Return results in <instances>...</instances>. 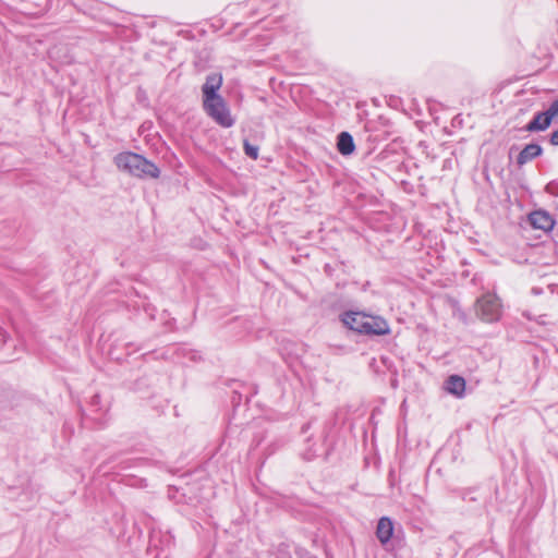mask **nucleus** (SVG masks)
Returning a JSON list of instances; mask_svg holds the SVG:
<instances>
[{"label": "nucleus", "instance_id": "7", "mask_svg": "<svg viewBox=\"0 0 558 558\" xmlns=\"http://www.w3.org/2000/svg\"><path fill=\"white\" fill-rule=\"evenodd\" d=\"M222 85V75L214 73L207 76L205 84L202 87L204 99H213L219 97L217 92Z\"/></svg>", "mask_w": 558, "mask_h": 558}, {"label": "nucleus", "instance_id": "8", "mask_svg": "<svg viewBox=\"0 0 558 558\" xmlns=\"http://www.w3.org/2000/svg\"><path fill=\"white\" fill-rule=\"evenodd\" d=\"M393 534V523L392 521L387 518L383 517L379 519L377 529H376V536L379 539L381 544H386L390 541Z\"/></svg>", "mask_w": 558, "mask_h": 558}, {"label": "nucleus", "instance_id": "13", "mask_svg": "<svg viewBox=\"0 0 558 558\" xmlns=\"http://www.w3.org/2000/svg\"><path fill=\"white\" fill-rule=\"evenodd\" d=\"M243 148H244L245 154L250 158H252L254 160H256L258 158V147L257 146L252 145L248 141L245 140L243 143Z\"/></svg>", "mask_w": 558, "mask_h": 558}, {"label": "nucleus", "instance_id": "9", "mask_svg": "<svg viewBox=\"0 0 558 558\" xmlns=\"http://www.w3.org/2000/svg\"><path fill=\"white\" fill-rule=\"evenodd\" d=\"M465 386L464 378L458 375H451L446 381V390L457 398L464 396Z\"/></svg>", "mask_w": 558, "mask_h": 558}, {"label": "nucleus", "instance_id": "6", "mask_svg": "<svg viewBox=\"0 0 558 558\" xmlns=\"http://www.w3.org/2000/svg\"><path fill=\"white\" fill-rule=\"evenodd\" d=\"M529 221L534 229L549 232L554 229L555 220L545 210H535L529 215Z\"/></svg>", "mask_w": 558, "mask_h": 558}, {"label": "nucleus", "instance_id": "10", "mask_svg": "<svg viewBox=\"0 0 558 558\" xmlns=\"http://www.w3.org/2000/svg\"><path fill=\"white\" fill-rule=\"evenodd\" d=\"M551 119L547 111L537 113L534 119L526 125L529 132L545 131L549 128Z\"/></svg>", "mask_w": 558, "mask_h": 558}, {"label": "nucleus", "instance_id": "3", "mask_svg": "<svg viewBox=\"0 0 558 558\" xmlns=\"http://www.w3.org/2000/svg\"><path fill=\"white\" fill-rule=\"evenodd\" d=\"M203 102L207 114L211 117L219 125L223 128H230L233 124L230 110L222 97L219 96L213 99H204Z\"/></svg>", "mask_w": 558, "mask_h": 558}, {"label": "nucleus", "instance_id": "4", "mask_svg": "<svg viewBox=\"0 0 558 558\" xmlns=\"http://www.w3.org/2000/svg\"><path fill=\"white\" fill-rule=\"evenodd\" d=\"M391 332L390 325L387 319L378 315H368L362 335L367 336H386Z\"/></svg>", "mask_w": 558, "mask_h": 558}, {"label": "nucleus", "instance_id": "14", "mask_svg": "<svg viewBox=\"0 0 558 558\" xmlns=\"http://www.w3.org/2000/svg\"><path fill=\"white\" fill-rule=\"evenodd\" d=\"M547 113L551 120L558 118V99L550 105Z\"/></svg>", "mask_w": 558, "mask_h": 558}, {"label": "nucleus", "instance_id": "1", "mask_svg": "<svg viewBox=\"0 0 558 558\" xmlns=\"http://www.w3.org/2000/svg\"><path fill=\"white\" fill-rule=\"evenodd\" d=\"M114 162L119 169L135 177L157 178L159 175V170L153 162L134 153H121L116 156Z\"/></svg>", "mask_w": 558, "mask_h": 558}, {"label": "nucleus", "instance_id": "2", "mask_svg": "<svg viewBox=\"0 0 558 558\" xmlns=\"http://www.w3.org/2000/svg\"><path fill=\"white\" fill-rule=\"evenodd\" d=\"M476 313L486 323L497 322L502 314V306L497 295L487 293L476 303Z\"/></svg>", "mask_w": 558, "mask_h": 558}, {"label": "nucleus", "instance_id": "5", "mask_svg": "<svg viewBox=\"0 0 558 558\" xmlns=\"http://www.w3.org/2000/svg\"><path fill=\"white\" fill-rule=\"evenodd\" d=\"M368 315L369 314H367L365 312L350 311V312H345L341 316V322L349 329L362 335V329H363V327H365V322H366Z\"/></svg>", "mask_w": 558, "mask_h": 558}, {"label": "nucleus", "instance_id": "12", "mask_svg": "<svg viewBox=\"0 0 558 558\" xmlns=\"http://www.w3.org/2000/svg\"><path fill=\"white\" fill-rule=\"evenodd\" d=\"M337 148L342 155L352 154L355 149L352 136L347 132L340 133L338 136Z\"/></svg>", "mask_w": 558, "mask_h": 558}, {"label": "nucleus", "instance_id": "15", "mask_svg": "<svg viewBox=\"0 0 558 558\" xmlns=\"http://www.w3.org/2000/svg\"><path fill=\"white\" fill-rule=\"evenodd\" d=\"M550 143L555 146L558 145V130L553 132L551 136H550Z\"/></svg>", "mask_w": 558, "mask_h": 558}, {"label": "nucleus", "instance_id": "11", "mask_svg": "<svg viewBox=\"0 0 558 558\" xmlns=\"http://www.w3.org/2000/svg\"><path fill=\"white\" fill-rule=\"evenodd\" d=\"M542 154V147L537 144L526 145L518 156V163L524 165Z\"/></svg>", "mask_w": 558, "mask_h": 558}]
</instances>
